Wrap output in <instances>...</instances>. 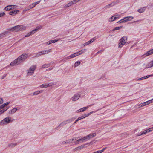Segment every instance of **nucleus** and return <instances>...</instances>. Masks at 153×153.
I'll list each match as a JSON object with an SVG mask.
<instances>
[{"mask_svg": "<svg viewBox=\"0 0 153 153\" xmlns=\"http://www.w3.org/2000/svg\"><path fill=\"white\" fill-rule=\"evenodd\" d=\"M26 29V27L23 25H19L15 26L11 28L8 29L9 31L12 32H18L22 30H25Z\"/></svg>", "mask_w": 153, "mask_h": 153, "instance_id": "obj_1", "label": "nucleus"}, {"mask_svg": "<svg viewBox=\"0 0 153 153\" xmlns=\"http://www.w3.org/2000/svg\"><path fill=\"white\" fill-rule=\"evenodd\" d=\"M36 68V65H33L30 66L29 69L27 70V76L32 75L34 74Z\"/></svg>", "mask_w": 153, "mask_h": 153, "instance_id": "obj_2", "label": "nucleus"}, {"mask_svg": "<svg viewBox=\"0 0 153 153\" xmlns=\"http://www.w3.org/2000/svg\"><path fill=\"white\" fill-rule=\"evenodd\" d=\"M28 57V55L27 54H23L20 55L16 59L19 64L24 61Z\"/></svg>", "mask_w": 153, "mask_h": 153, "instance_id": "obj_3", "label": "nucleus"}, {"mask_svg": "<svg viewBox=\"0 0 153 153\" xmlns=\"http://www.w3.org/2000/svg\"><path fill=\"white\" fill-rule=\"evenodd\" d=\"M127 38L126 36H123L121 38L119 41V47L121 48L127 42Z\"/></svg>", "mask_w": 153, "mask_h": 153, "instance_id": "obj_4", "label": "nucleus"}, {"mask_svg": "<svg viewBox=\"0 0 153 153\" xmlns=\"http://www.w3.org/2000/svg\"><path fill=\"white\" fill-rule=\"evenodd\" d=\"M86 50V49H85L82 50L79 52L80 53H79V54H78V52L75 53L74 54H71L70 56L67 57L66 58H67V59H69L70 58L75 57L76 56H78L79 55H80L82 53H84Z\"/></svg>", "mask_w": 153, "mask_h": 153, "instance_id": "obj_5", "label": "nucleus"}, {"mask_svg": "<svg viewBox=\"0 0 153 153\" xmlns=\"http://www.w3.org/2000/svg\"><path fill=\"white\" fill-rule=\"evenodd\" d=\"M11 122V118L10 117H6L0 122V125H7Z\"/></svg>", "mask_w": 153, "mask_h": 153, "instance_id": "obj_6", "label": "nucleus"}, {"mask_svg": "<svg viewBox=\"0 0 153 153\" xmlns=\"http://www.w3.org/2000/svg\"><path fill=\"white\" fill-rule=\"evenodd\" d=\"M81 94L80 93L75 94L71 98V100L73 101L78 100L80 97Z\"/></svg>", "mask_w": 153, "mask_h": 153, "instance_id": "obj_7", "label": "nucleus"}, {"mask_svg": "<svg viewBox=\"0 0 153 153\" xmlns=\"http://www.w3.org/2000/svg\"><path fill=\"white\" fill-rule=\"evenodd\" d=\"M73 119L67 120L65 121H64L61 123L59 125L58 127L63 126L64 125L66 124L67 123H68L72 122L73 120Z\"/></svg>", "mask_w": 153, "mask_h": 153, "instance_id": "obj_8", "label": "nucleus"}, {"mask_svg": "<svg viewBox=\"0 0 153 153\" xmlns=\"http://www.w3.org/2000/svg\"><path fill=\"white\" fill-rule=\"evenodd\" d=\"M76 138H74L72 139L68 140L65 141H63L62 144L64 145L65 144H67L68 143H71L74 140H76Z\"/></svg>", "mask_w": 153, "mask_h": 153, "instance_id": "obj_9", "label": "nucleus"}, {"mask_svg": "<svg viewBox=\"0 0 153 153\" xmlns=\"http://www.w3.org/2000/svg\"><path fill=\"white\" fill-rule=\"evenodd\" d=\"M16 7V6L15 5H10L7 6L5 7V10H9L12 9H14Z\"/></svg>", "mask_w": 153, "mask_h": 153, "instance_id": "obj_10", "label": "nucleus"}, {"mask_svg": "<svg viewBox=\"0 0 153 153\" xmlns=\"http://www.w3.org/2000/svg\"><path fill=\"white\" fill-rule=\"evenodd\" d=\"M53 85H54V84L53 83L51 82V83H49L48 84H42L40 86V87L41 88H47V87H49Z\"/></svg>", "mask_w": 153, "mask_h": 153, "instance_id": "obj_11", "label": "nucleus"}, {"mask_svg": "<svg viewBox=\"0 0 153 153\" xmlns=\"http://www.w3.org/2000/svg\"><path fill=\"white\" fill-rule=\"evenodd\" d=\"M51 49H49L48 50H43L41 51L42 55H44L46 54H47L51 51Z\"/></svg>", "mask_w": 153, "mask_h": 153, "instance_id": "obj_12", "label": "nucleus"}, {"mask_svg": "<svg viewBox=\"0 0 153 153\" xmlns=\"http://www.w3.org/2000/svg\"><path fill=\"white\" fill-rule=\"evenodd\" d=\"M41 26H39L36 28V29L33 30L32 31L29 32L31 35H32L35 33L39 29H41Z\"/></svg>", "mask_w": 153, "mask_h": 153, "instance_id": "obj_13", "label": "nucleus"}, {"mask_svg": "<svg viewBox=\"0 0 153 153\" xmlns=\"http://www.w3.org/2000/svg\"><path fill=\"white\" fill-rule=\"evenodd\" d=\"M18 110L16 108H13L8 113V114L10 115H11L16 113Z\"/></svg>", "mask_w": 153, "mask_h": 153, "instance_id": "obj_14", "label": "nucleus"}, {"mask_svg": "<svg viewBox=\"0 0 153 153\" xmlns=\"http://www.w3.org/2000/svg\"><path fill=\"white\" fill-rule=\"evenodd\" d=\"M149 101H148L146 102L143 103L141 104L138 105H136V107H137V106L140 105V107H139L138 108H139L140 107H142L145 105H148L149 104Z\"/></svg>", "mask_w": 153, "mask_h": 153, "instance_id": "obj_15", "label": "nucleus"}, {"mask_svg": "<svg viewBox=\"0 0 153 153\" xmlns=\"http://www.w3.org/2000/svg\"><path fill=\"white\" fill-rule=\"evenodd\" d=\"M19 64L16 59L10 63V65L11 66H13L15 65H18Z\"/></svg>", "mask_w": 153, "mask_h": 153, "instance_id": "obj_16", "label": "nucleus"}, {"mask_svg": "<svg viewBox=\"0 0 153 153\" xmlns=\"http://www.w3.org/2000/svg\"><path fill=\"white\" fill-rule=\"evenodd\" d=\"M9 108V107L6 108V109L5 108H3V107H1V106L0 105V115L1 114H2L4 113Z\"/></svg>", "mask_w": 153, "mask_h": 153, "instance_id": "obj_17", "label": "nucleus"}, {"mask_svg": "<svg viewBox=\"0 0 153 153\" xmlns=\"http://www.w3.org/2000/svg\"><path fill=\"white\" fill-rule=\"evenodd\" d=\"M19 11L18 10H15L10 11L9 12V14L11 15H15Z\"/></svg>", "mask_w": 153, "mask_h": 153, "instance_id": "obj_18", "label": "nucleus"}, {"mask_svg": "<svg viewBox=\"0 0 153 153\" xmlns=\"http://www.w3.org/2000/svg\"><path fill=\"white\" fill-rule=\"evenodd\" d=\"M153 76V75H148L146 76H143L142 77H141L140 78H139L138 79V80H142L144 79H146L150 77V76Z\"/></svg>", "mask_w": 153, "mask_h": 153, "instance_id": "obj_19", "label": "nucleus"}, {"mask_svg": "<svg viewBox=\"0 0 153 153\" xmlns=\"http://www.w3.org/2000/svg\"><path fill=\"white\" fill-rule=\"evenodd\" d=\"M96 133H94L91 134H89L88 135H87V137L88 138V140H89L91 138H93L94 137L96 136Z\"/></svg>", "mask_w": 153, "mask_h": 153, "instance_id": "obj_20", "label": "nucleus"}, {"mask_svg": "<svg viewBox=\"0 0 153 153\" xmlns=\"http://www.w3.org/2000/svg\"><path fill=\"white\" fill-rule=\"evenodd\" d=\"M134 19V17L132 16H127L125 17V19H126V22L131 21Z\"/></svg>", "mask_w": 153, "mask_h": 153, "instance_id": "obj_21", "label": "nucleus"}, {"mask_svg": "<svg viewBox=\"0 0 153 153\" xmlns=\"http://www.w3.org/2000/svg\"><path fill=\"white\" fill-rule=\"evenodd\" d=\"M153 53V49H151L148 51L147 53H146V56H148L149 55L152 54Z\"/></svg>", "mask_w": 153, "mask_h": 153, "instance_id": "obj_22", "label": "nucleus"}, {"mask_svg": "<svg viewBox=\"0 0 153 153\" xmlns=\"http://www.w3.org/2000/svg\"><path fill=\"white\" fill-rule=\"evenodd\" d=\"M92 105H90L86 107H84L82 108H80V110L82 111V112H83L85 110L87 109L89 107H90Z\"/></svg>", "mask_w": 153, "mask_h": 153, "instance_id": "obj_23", "label": "nucleus"}, {"mask_svg": "<svg viewBox=\"0 0 153 153\" xmlns=\"http://www.w3.org/2000/svg\"><path fill=\"white\" fill-rule=\"evenodd\" d=\"M146 10V7H144L137 10V11L140 13H142L143 12Z\"/></svg>", "mask_w": 153, "mask_h": 153, "instance_id": "obj_24", "label": "nucleus"}, {"mask_svg": "<svg viewBox=\"0 0 153 153\" xmlns=\"http://www.w3.org/2000/svg\"><path fill=\"white\" fill-rule=\"evenodd\" d=\"M152 66H153V60L152 61L149 63V64L147 65L146 68H151Z\"/></svg>", "mask_w": 153, "mask_h": 153, "instance_id": "obj_25", "label": "nucleus"}, {"mask_svg": "<svg viewBox=\"0 0 153 153\" xmlns=\"http://www.w3.org/2000/svg\"><path fill=\"white\" fill-rule=\"evenodd\" d=\"M117 18L116 17H114V16H112L109 18V22H111L114 20H115Z\"/></svg>", "mask_w": 153, "mask_h": 153, "instance_id": "obj_26", "label": "nucleus"}, {"mask_svg": "<svg viewBox=\"0 0 153 153\" xmlns=\"http://www.w3.org/2000/svg\"><path fill=\"white\" fill-rule=\"evenodd\" d=\"M17 145L16 143H10L9 144L8 146L11 148H13L15 147Z\"/></svg>", "mask_w": 153, "mask_h": 153, "instance_id": "obj_27", "label": "nucleus"}, {"mask_svg": "<svg viewBox=\"0 0 153 153\" xmlns=\"http://www.w3.org/2000/svg\"><path fill=\"white\" fill-rule=\"evenodd\" d=\"M50 66V64H45L43 65L42 66V68H48V67Z\"/></svg>", "mask_w": 153, "mask_h": 153, "instance_id": "obj_28", "label": "nucleus"}, {"mask_svg": "<svg viewBox=\"0 0 153 153\" xmlns=\"http://www.w3.org/2000/svg\"><path fill=\"white\" fill-rule=\"evenodd\" d=\"M10 103V102H6V103H4L1 105L0 106H1V107H3V108H4V107L5 106L7 105H9V103Z\"/></svg>", "mask_w": 153, "mask_h": 153, "instance_id": "obj_29", "label": "nucleus"}, {"mask_svg": "<svg viewBox=\"0 0 153 153\" xmlns=\"http://www.w3.org/2000/svg\"><path fill=\"white\" fill-rule=\"evenodd\" d=\"M42 55L41 53V51H40L38 53H36V55L35 56V57H38L40 56H41Z\"/></svg>", "mask_w": 153, "mask_h": 153, "instance_id": "obj_30", "label": "nucleus"}, {"mask_svg": "<svg viewBox=\"0 0 153 153\" xmlns=\"http://www.w3.org/2000/svg\"><path fill=\"white\" fill-rule=\"evenodd\" d=\"M122 27V26L116 27L113 30V31H114L115 30H117L120 29Z\"/></svg>", "mask_w": 153, "mask_h": 153, "instance_id": "obj_31", "label": "nucleus"}, {"mask_svg": "<svg viewBox=\"0 0 153 153\" xmlns=\"http://www.w3.org/2000/svg\"><path fill=\"white\" fill-rule=\"evenodd\" d=\"M80 64V62L79 61H77L74 64V67H76L79 65Z\"/></svg>", "mask_w": 153, "mask_h": 153, "instance_id": "obj_32", "label": "nucleus"}, {"mask_svg": "<svg viewBox=\"0 0 153 153\" xmlns=\"http://www.w3.org/2000/svg\"><path fill=\"white\" fill-rule=\"evenodd\" d=\"M148 132H149V131H148V129L143 131L140 135H141L143 134H145Z\"/></svg>", "mask_w": 153, "mask_h": 153, "instance_id": "obj_33", "label": "nucleus"}, {"mask_svg": "<svg viewBox=\"0 0 153 153\" xmlns=\"http://www.w3.org/2000/svg\"><path fill=\"white\" fill-rule=\"evenodd\" d=\"M94 40H95V39H94V38L92 39L90 41L87 42L88 43L87 44H88V45L90 44L91 43L93 42Z\"/></svg>", "mask_w": 153, "mask_h": 153, "instance_id": "obj_34", "label": "nucleus"}, {"mask_svg": "<svg viewBox=\"0 0 153 153\" xmlns=\"http://www.w3.org/2000/svg\"><path fill=\"white\" fill-rule=\"evenodd\" d=\"M73 4L72 1H71V2L68 3L67 4L66 6L67 7H68Z\"/></svg>", "mask_w": 153, "mask_h": 153, "instance_id": "obj_35", "label": "nucleus"}, {"mask_svg": "<svg viewBox=\"0 0 153 153\" xmlns=\"http://www.w3.org/2000/svg\"><path fill=\"white\" fill-rule=\"evenodd\" d=\"M112 4L111 3V4H109L106 6L105 8H109L110 7H111V6H112Z\"/></svg>", "mask_w": 153, "mask_h": 153, "instance_id": "obj_36", "label": "nucleus"}, {"mask_svg": "<svg viewBox=\"0 0 153 153\" xmlns=\"http://www.w3.org/2000/svg\"><path fill=\"white\" fill-rule=\"evenodd\" d=\"M36 5L34 4L33 3L32 4L29 6V7L30 9H31L33 8Z\"/></svg>", "mask_w": 153, "mask_h": 153, "instance_id": "obj_37", "label": "nucleus"}, {"mask_svg": "<svg viewBox=\"0 0 153 153\" xmlns=\"http://www.w3.org/2000/svg\"><path fill=\"white\" fill-rule=\"evenodd\" d=\"M82 140H83L84 141L85 140H86V139L88 140V138L87 137V136H86L85 137H83L82 138Z\"/></svg>", "mask_w": 153, "mask_h": 153, "instance_id": "obj_38", "label": "nucleus"}, {"mask_svg": "<svg viewBox=\"0 0 153 153\" xmlns=\"http://www.w3.org/2000/svg\"><path fill=\"white\" fill-rule=\"evenodd\" d=\"M39 94V93L38 91H35V92H34L33 93V95H38Z\"/></svg>", "mask_w": 153, "mask_h": 153, "instance_id": "obj_39", "label": "nucleus"}, {"mask_svg": "<svg viewBox=\"0 0 153 153\" xmlns=\"http://www.w3.org/2000/svg\"><path fill=\"white\" fill-rule=\"evenodd\" d=\"M57 41H58L57 40L55 39V40H51V43H53L56 42H57Z\"/></svg>", "mask_w": 153, "mask_h": 153, "instance_id": "obj_40", "label": "nucleus"}, {"mask_svg": "<svg viewBox=\"0 0 153 153\" xmlns=\"http://www.w3.org/2000/svg\"><path fill=\"white\" fill-rule=\"evenodd\" d=\"M121 22L122 23H124V22H126V19H125V17L124 18L121 19Z\"/></svg>", "mask_w": 153, "mask_h": 153, "instance_id": "obj_41", "label": "nucleus"}, {"mask_svg": "<svg viewBox=\"0 0 153 153\" xmlns=\"http://www.w3.org/2000/svg\"><path fill=\"white\" fill-rule=\"evenodd\" d=\"M5 35V34L4 33H3L2 34H0V39L4 37Z\"/></svg>", "mask_w": 153, "mask_h": 153, "instance_id": "obj_42", "label": "nucleus"}, {"mask_svg": "<svg viewBox=\"0 0 153 153\" xmlns=\"http://www.w3.org/2000/svg\"><path fill=\"white\" fill-rule=\"evenodd\" d=\"M3 102V100L2 98H0V104H2Z\"/></svg>", "mask_w": 153, "mask_h": 153, "instance_id": "obj_43", "label": "nucleus"}, {"mask_svg": "<svg viewBox=\"0 0 153 153\" xmlns=\"http://www.w3.org/2000/svg\"><path fill=\"white\" fill-rule=\"evenodd\" d=\"M84 147V146L83 145H81V146H79L78 148L80 149H82Z\"/></svg>", "mask_w": 153, "mask_h": 153, "instance_id": "obj_44", "label": "nucleus"}, {"mask_svg": "<svg viewBox=\"0 0 153 153\" xmlns=\"http://www.w3.org/2000/svg\"><path fill=\"white\" fill-rule=\"evenodd\" d=\"M73 4H75L77 2H78V1L77 0H74L72 1Z\"/></svg>", "mask_w": 153, "mask_h": 153, "instance_id": "obj_45", "label": "nucleus"}, {"mask_svg": "<svg viewBox=\"0 0 153 153\" xmlns=\"http://www.w3.org/2000/svg\"><path fill=\"white\" fill-rule=\"evenodd\" d=\"M76 138V140L77 141L75 143V144H79V143H81V142H80V141H78V140H77V138Z\"/></svg>", "mask_w": 153, "mask_h": 153, "instance_id": "obj_46", "label": "nucleus"}, {"mask_svg": "<svg viewBox=\"0 0 153 153\" xmlns=\"http://www.w3.org/2000/svg\"><path fill=\"white\" fill-rule=\"evenodd\" d=\"M41 1H37L36 2H35L34 3H33L35 5H36L37 4H39V3H40V2Z\"/></svg>", "mask_w": 153, "mask_h": 153, "instance_id": "obj_47", "label": "nucleus"}, {"mask_svg": "<svg viewBox=\"0 0 153 153\" xmlns=\"http://www.w3.org/2000/svg\"><path fill=\"white\" fill-rule=\"evenodd\" d=\"M153 129V127L148 129V131H149V132L152 131V130Z\"/></svg>", "mask_w": 153, "mask_h": 153, "instance_id": "obj_48", "label": "nucleus"}, {"mask_svg": "<svg viewBox=\"0 0 153 153\" xmlns=\"http://www.w3.org/2000/svg\"><path fill=\"white\" fill-rule=\"evenodd\" d=\"M5 14V13L4 12H2L0 13V17H2Z\"/></svg>", "mask_w": 153, "mask_h": 153, "instance_id": "obj_49", "label": "nucleus"}, {"mask_svg": "<svg viewBox=\"0 0 153 153\" xmlns=\"http://www.w3.org/2000/svg\"><path fill=\"white\" fill-rule=\"evenodd\" d=\"M51 44V41H48V42H47L46 43V44L48 45H50Z\"/></svg>", "mask_w": 153, "mask_h": 153, "instance_id": "obj_50", "label": "nucleus"}, {"mask_svg": "<svg viewBox=\"0 0 153 153\" xmlns=\"http://www.w3.org/2000/svg\"><path fill=\"white\" fill-rule=\"evenodd\" d=\"M30 36L31 35H30V33H29L25 36V37H28Z\"/></svg>", "mask_w": 153, "mask_h": 153, "instance_id": "obj_51", "label": "nucleus"}, {"mask_svg": "<svg viewBox=\"0 0 153 153\" xmlns=\"http://www.w3.org/2000/svg\"><path fill=\"white\" fill-rule=\"evenodd\" d=\"M148 101H149V104L150 103H152L153 102V99L151 100H149Z\"/></svg>", "mask_w": 153, "mask_h": 153, "instance_id": "obj_52", "label": "nucleus"}, {"mask_svg": "<svg viewBox=\"0 0 153 153\" xmlns=\"http://www.w3.org/2000/svg\"><path fill=\"white\" fill-rule=\"evenodd\" d=\"M95 112H96V111H92L91 112H90L89 113H88V114H89V115H90L92 113H93Z\"/></svg>", "mask_w": 153, "mask_h": 153, "instance_id": "obj_53", "label": "nucleus"}, {"mask_svg": "<svg viewBox=\"0 0 153 153\" xmlns=\"http://www.w3.org/2000/svg\"><path fill=\"white\" fill-rule=\"evenodd\" d=\"M95 112H96V111H92L91 112H90L89 113H88V114H89V115H90L92 113H93Z\"/></svg>", "mask_w": 153, "mask_h": 153, "instance_id": "obj_54", "label": "nucleus"}, {"mask_svg": "<svg viewBox=\"0 0 153 153\" xmlns=\"http://www.w3.org/2000/svg\"><path fill=\"white\" fill-rule=\"evenodd\" d=\"M84 115V117L85 118V117H87L89 116V114H88V113L87 114H84V115Z\"/></svg>", "mask_w": 153, "mask_h": 153, "instance_id": "obj_55", "label": "nucleus"}, {"mask_svg": "<svg viewBox=\"0 0 153 153\" xmlns=\"http://www.w3.org/2000/svg\"><path fill=\"white\" fill-rule=\"evenodd\" d=\"M78 141H81V143L84 142V141L83 140H82V138L78 139Z\"/></svg>", "mask_w": 153, "mask_h": 153, "instance_id": "obj_56", "label": "nucleus"}, {"mask_svg": "<svg viewBox=\"0 0 153 153\" xmlns=\"http://www.w3.org/2000/svg\"><path fill=\"white\" fill-rule=\"evenodd\" d=\"M106 149V148H103V149H102L101 150H100L101 153L102 152H103L104 151V150H105Z\"/></svg>", "mask_w": 153, "mask_h": 153, "instance_id": "obj_57", "label": "nucleus"}, {"mask_svg": "<svg viewBox=\"0 0 153 153\" xmlns=\"http://www.w3.org/2000/svg\"><path fill=\"white\" fill-rule=\"evenodd\" d=\"M95 152V153H101V151L100 150L97 151Z\"/></svg>", "mask_w": 153, "mask_h": 153, "instance_id": "obj_58", "label": "nucleus"}, {"mask_svg": "<svg viewBox=\"0 0 153 153\" xmlns=\"http://www.w3.org/2000/svg\"><path fill=\"white\" fill-rule=\"evenodd\" d=\"M81 111H82L81 110H80V109H79L76 112L77 113H79L82 112Z\"/></svg>", "mask_w": 153, "mask_h": 153, "instance_id": "obj_59", "label": "nucleus"}, {"mask_svg": "<svg viewBox=\"0 0 153 153\" xmlns=\"http://www.w3.org/2000/svg\"><path fill=\"white\" fill-rule=\"evenodd\" d=\"M103 51L102 50H100L97 53H100V52H102Z\"/></svg>", "mask_w": 153, "mask_h": 153, "instance_id": "obj_60", "label": "nucleus"}, {"mask_svg": "<svg viewBox=\"0 0 153 153\" xmlns=\"http://www.w3.org/2000/svg\"><path fill=\"white\" fill-rule=\"evenodd\" d=\"M117 23H122V22H121V20H120V21H118L117 22Z\"/></svg>", "mask_w": 153, "mask_h": 153, "instance_id": "obj_61", "label": "nucleus"}, {"mask_svg": "<svg viewBox=\"0 0 153 153\" xmlns=\"http://www.w3.org/2000/svg\"><path fill=\"white\" fill-rule=\"evenodd\" d=\"M39 94L43 92V90H41L39 91H38Z\"/></svg>", "mask_w": 153, "mask_h": 153, "instance_id": "obj_62", "label": "nucleus"}, {"mask_svg": "<svg viewBox=\"0 0 153 153\" xmlns=\"http://www.w3.org/2000/svg\"><path fill=\"white\" fill-rule=\"evenodd\" d=\"M87 42H86L84 44V46H86V45H88V44H87Z\"/></svg>", "mask_w": 153, "mask_h": 153, "instance_id": "obj_63", "label": "nucleus"}, {"mask_svg": "<svg viewBox=\"0 0 153 153\" xmlns=\"http://www.w3.org/2000/svg\"><path fill=\"white\" fill-rule=\"evenodd\" d=\"M81 117V119H83V118H85V117H84V115H83L82 116H81V117Z\"/></svg>", "mask_w": 153, "mask_h": 153, "instance_id": "obj_64", "label": "nucleus"}]
</instances>
